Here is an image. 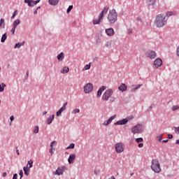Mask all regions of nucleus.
I'll list each match as a JSON object with an SVG mask.
<instances>
[{
	"instance_id": "nucleus-42",
	"label": "nucleus",
	"mask_w": 179,
	"mask_h": 179,
	"mask_svg": "<svg viewBox=\"0 0 179 179\" xmlns=\"http://www.w3.org/2000/svg\"><path fill=\"white\" fill-rule=\"evenodd\" d=\"M17 13V10H15L13 13V16L11 17V19H15V16H16V14Z\"/></svg>"
},
{
	"instance_id": "nucleus-30",
	"label": "nucleus",
	"mask_w": 179,
	"mask_h": 179,
	"mask_svg": "<svg viewBox=\"0 0 179 179\" xmlns=\"http://www.w3.org/2000/svg\"><path fill=\"white\" fill-rule=\"evenodd\" d=\"M142 86L141 85H132V87H134L133 92H135V90H138L139 87Z\"/></svg>"
},
{
	"instance_id": "nucleus-10",
	"label": "nucleus",
	"mask_w": 179,
	"mask_h": 179,
	"mask_svg": "<svg viewBox=\"0 0 179 179\" xmlns=\"http://www.w3.org/2000/svg\"><path fill=\"white\" fill-rule=\"evenodd\" d=\"M115 151L117 153H122L124 152V144L122 143H117L115 145Z\"/></svg>"
},
{
	"instance_id": "nucleus-24",
	"label": "nucleus",
	"mask_w": 179,
	"mask_h": 179,
	"mask_svg": "<svg viewBox=\"0 0 179 179\" xmlns=\"http://www.w3.org/2000/svg\"><path fill=\"white\" fill-rule=\"evenodd\" d=\"M18 24H20V20L17 19L13 22V27H15V29H16V27H17Z\"/></svg>"
},
{
	"instance_id": "nucleus-26",
	"label": "nucleus",
	"mask_w": 179,
	"mask_h": 179,
	"mask_svg": "<svg viewBox=\"0 0 179 179\" xmlns=\"http://www.w3.org/2000/svg\"><path fill=\"white\" fill-rule=\"evenodd\" d=\"M27 166L28 167V169H31V167H33V160L30 159L29 161H28Z\"/></svg>"
},
{
	"instance_id": "nucleus-63",
	"label": "nucleus",
	"mask_w": 179,
	"mask_h": 179,
	"mask_svg": "<svg viewBox=\"0 0 179 179\" xmlns=\"http://www.w3.org/2000/svg\"><path fill=\"white\" fill-rule=\"evenodd\" d=\"M0 71H1V68H0Z\"/></svg>"
},
{
	"instance_id": "nucleus-3",
	"label": "nucleus",
	"mask_w": 179,
	"mask_h": 179,
	"mask_svg": "<svg viewBox=\"0 0 179 179\" xmlns=\"http://www.w3.org/2000/svg\"><path fill=\"white\" fill-rule=\"evenodd\" d=\"M152 170L157 173L162 172V168L160 167V163L157 159H152L151 164Z\"/></svg>"
},
{
	"instance_id": "nucleus-5",
	"label": "nucleus",
	"mask_w": 179,
	"mask_h": 179,
	"mask_svg": "<svg viewBox=\"0 0 179 179\" xmlns=\"http://www.w3.org/2000/svg\"><path fill=\"white\" fill-rule=\"evenodd\" d=\"M114 92L112 89H108L106 90L104 93L102 95V100L104 101H107L108 99L111 96L112 94H113Z\"/></svg>"
},
{
	"instance_id": "nucleus-60",
	"label": "nucleus",
	"mask_w": 179,
	"mask_h": 179,
	"mask_svg": "<svg viewBox=\"0 0 179 179\" xmlns=\"http://www.w3.org/2000/svg\"><path fill=\"white\" fill-rule=\"evenodd\" d=\"M109 179H115V177L111 176Z\"/></svg>"
},
{
	"instance_id": "nucleus-32",
	"label": "nucleus",
	"mask_w": 179,
	"mask_h": 179,
	"mask_svg": "<svg viewBox=\"0 0 179 179\" xmlns=\"http://www.w3.org/2000/svg\"><path fill=\"white\" fill-rule=\"evenodd\" d=\"M88 69H90V64L85 65L83 71H87Z\"/></svg>"
},
{
	"instance_id": "nucleus-34",
	"label": "nucleus",
	"mask_w": 179,
	"mask_h": 179,
	"mask_svg": "<svg viewBox=\"0 0 179 179\" xmlns=\"http://www.w3.org/2000/svg\"><path fill=\"white\" fill-rule=\"evenodd\" d=\"M177 110H179V106H173L172 107V111H177Z\"/></svg>"
},
{
	"instance_id": "nucleus-39",
	"label": "nucleus",
	"mask_w": 179,
	"mask_h": 179,
	"mask_svg": "<svg viewBox=\"0 0 179 179\" xmlns=\"http://www.w3.org/2000/svg\"><path fill=\"white\" fill-rule=\"evenodd\" d=\"M72 9H73V6H69L67 9V13H69V12H71V10H72Z\"/></svg>"
},
{
	"instance_id": "nucleus-48",
	"label": "nucleus",
	"mask_w": 179,
	"mask_h": 179,
	"mask_svg": "<svg viewBox=\"0 0 179 179\" xmlns=\"http://www.w3.org/2000/svg\"><path fill=\"white\" fill-rule=\"evenodd\" d=\"M127 33L128 34H132V29H129Z\"/></svg>"
},
{
	"instance_id": "nucleus-23",
	"label": "nucleus",
	"mask_w": 179,
	"mask_h": 179,
	"mask_svg": "<svg viewBox=\"0 0 179 179\" xmlns=\"http://www.w3.org/2000/svg\"><path fill=\"white\" fill-rule=\"evenodd\" d=\"M69 72V67L65 66L61 70V73H68Z\"/></svg>"
},
{
	"instance_id": "nucleus-16",
	"label": "nucleus",
	"mask_w": 179,
	"mask_h": 179,
	"mask_svg": "<svg viewBox=\"0 0 179 179\" xmlns=\"http://www.w3.org/2000/svg\"><path fill=\"white\" fill-rule=\"evenodd\" d=\"M128 122V120L127 119H123L121 120H119L115 123V125H125Z\"/></svg>"
},
{
	"instance_id": "nucleus-49",
	"label": "nucleus",
	"mask_w": 179,
	"mask_h": 179,
	"mask_svg": "<svg viewBox=\"0 0 179 179\" xmlns=\"http://www.w3.org/2000/svg\"><path fill=\"white\" fill-rule=\"evenodd\" d=\"M168 139H173V135L172 134H168Z\"/></svg>"
},
{
	"instance_id": "nucleus-7",
	"label": "nucleus",
	"mask_w": 179,
	"mask_h": 179,
	"mask_svg": "<svg viewBox=\"0 0 179 179\" xmlns=\"http://www.w3.org/2000/svg\"><path fill=\"white\" fill-rule=\"evenodd\" d=\"M66 171V166H59L57 169L53 172V176H62Z\"/></svg>"
},
{
	"instance_id": "nucleus-9",
	"label": "nucleus",
	"mask_w": 179,
	"mask_h": 179,
	"mask_svg": "<svg viewBox=\"0 0 179 179\" xmlns=\"http://www.w3.org/2000/svg\"><path fill=\"white\" fill-rule=\"evenodd\" d=\"M145 57L150 58V59H155L157 57L156 52L153 50H148L145 53Z\"/></svg>"
},
{
	"instance_id": "nucleus-2",
	"label": "nucleus",
	"mask_w": 179,
	"mask_h": 179,
	"mask_svg": "<svg viewBox=\"0 0 179 179\" xmlns=\"http://www.w3.org/2000/svg\"><path fill=\"white\" fill-rule=\"evenodd\" d=\"M117 17L118 13H117L115 9H112L109 10V13L107 16V19L109 23L113 24V23H115V22H117Z\"/></svg>"
},
{
	"instance_id": "nucleus-17",
	"label": "nucleus",
	"mask_w": 179,
	"mask_h": 179,
	"mask_svg": "<svg viewBox=\"0 0 179 179\" xmlns=\"http://www.w3.org/2000/svg\"><path fill=\"white\" fill-rule=\"evenodd\" d=\"M116 117H117V115H114L113 116L110 117L108 120L105 121L103 123V125H108L113 121V120H115Z\"/></svg>"
},
{
	"instance_id": "nucleus-27",
	"label": "nucleus",
	"mask_w": 179,
	"mask_h": 179,
	"mask_svg": "<svg viewBox=\"0 0 179 179\" xmlns=\"http://www.w3.org/2000/svg\"><path fill=\"white\" fill-rule=\"evenodd\" d=\"M6 38H8V36L6 35V34H3L2 35V37H1V43H5V41L6 40Z\"/></svg>"
},
{
	"instance_id": "nucleus-28",
	"label": "nucleus",
	"mask_w": 179,
	"mask_h": 179,
	"mask_svg": "<svg viewBox=\"0 0 179 179\" xmlns=\"http://www.w3.org/2000/svg\"><path fill=\"white\" fill-rule=\"evenodd\" d=\"M21 45H24V41H23L22 43H16L14 48H20Z\"/></svg>"
},
{
	"instance_id": "nucleus-37",
	"label": "nucleus",
	"mask_w": 179,
	"mask_h": 179,
	"mask_svg": "<svg viewBox=\"0 0 179 179\" xmlns=\"http://www.w3.org/2000/svg\"><path fill=\"white\" fill-rule=\"evenodd\" d=\"M75 148L74 143H71L69 147L66 148V149H73Z\"/></svg>"
},
{
	"instance_id": "nucleus-40",
	"label": "nucleus",
	"mask_w": 179,
	"mask_h": 179,
	"mask_svg": "<svg viewBox=\"0 0 179 179\" xmlns=\"http://www.w3.org/2000/svg\"><path fill=\"white\" fill-rule=\"evenodd\" d=\"M34 134H38V126H36L34 130Z\"/></svg>"
},
{
	"instance_id": "nucleus-61",
	"label": "nucleus",
	"mask_w": 179,
	"mask_h": 179,
	"mask_svg": "<svg viewBox=\"0 0 179 179\" xmlns=\"http://www.w3.org/2000/svg\"><path fill=\"white\" fill-rule=\"evenodd\" d=\"M27 76H29V71H27Z\"/></svg>"
},
{
	"instance_id": "nucleus-6",
	"label": "nucleus",
	"mask_w": 179,
	"mask_h": 179,
	"mask_svg": "<svg viewBox=\"0 0 179 179\" xmlns=\"http://www.w3.org/2000/svg\"><path fill=\"white\" fill-rule=\"evenodd\" d=\"M132 134H142L143 132V126L142 124H138L131 128Z\"/></svg>"
},
{
	"instance_id": "nucleus-20",
	"label": "nucleus",
	"mask_w": 179,
	"mask_h": 179,
	"mask_svg": "<svg viewBox=\"0 0 179 179\" xmlns=\"http://www.w3.org/2000/svg\"><path fill=\"white\" fill-rule=\"evenodd\" d=\"M55 115H52V116H50L47 120H46V123L48 124V125H50V124H51V122H52V121H54V118H55Z\"/></svg>"
},
{
	"instance_id": "nucleus-57",
	"label": "nucleus",
	"mask_w": 179,
	"mask_h": 179,
	"mask_svg": "<svg viewBox=\"0 0 179 179\" xmlns=\"http://www.w3.org/2000/svg\"><path fill=\"white\" fill-rule=\"evenodd\" d=\"M3 177H6V172L3 173Z\"/></svg>"
},
{
	"instance_id": "nucleus-51",
	"label": "nucleus",
	"mask_w": 179,
	"mask_h": 179,
	"mask_svg": "<svg viewBox=\"0 0 179 179\" xmlns=\"http://www.w3.org/2000/svg\"><path fill=\"white\" fill-rule=\"evenodd\" d=\"M153 107H155V105H151V106H150V108L148 109V111H150V110H151L152 108H153Z\"/></svg>"
},
{
	"instance_id": "nucleus-36",
	"label": "nucleus",
	"mask_w": 179,
	"mask_h": 179,
	"mask_svg": "<svg viewBox=\"0 0 179 179\" xmlns=\"http://www.w3.org/2000/svg\"><path fill=\"white\" fill-rule=\"evenodd\" d=\"M157 141H159V142H162V140L163 139V134H161L159 136H157Z\"/></svg>"
},
{
	"instance_id": "nucleus-25",
	"label": "nucleus",
	"mask_w": 179,
	"mask_h": 179,
	"mask_svg": "<svg viewBox=\"0 0 179 179\" xmlns=\"http://www.w3.org/2000/svg\"><path fill=\"white\" fill-rule=\"evenodd\" d=\"M57 59L58 61H62L64 59V52H61L57 55Z\"/></svg>"
},
{
	"instance_id": "nucleus-21",
	"label": "nucleus",
	"mask_w": 179,
	"mask_h": 179,
	"mask_svg": "<svg viewBox=\"0 0 179 179\" xmlns=\"http://www.w3.org/2000/svg\"><path fill=\"white\" fill-rule=\"evenodd\" d=\"M147 3H148L150 6H155V5H156V0H147Z\"/></svg>"
},
{
	"instance_id": "nucleus-35",
	"label": "nucleus",
	"mask_w": 179,
	"mask_h": 179,
	"mask_svg": "<svg viewBox=\"0 0 179 179\" xmlns=\"http://www.w3.org/2000/svg\"><path fill=\"white\" fill-rule=\"evenodd\" d=\"M136 142L137 143H141V142H143V138H136Z\"/></svg>"
},
{
	"instance_id": "nucleus-50",
	"label": "nucleus",
	"mask_w": 179,
	"mask_h": 179,
	"mask_svg": "<svg viewBox=\"0 0 179 179\" xmlns=\"http://www.w3.org/2000/svg\"><path fill=\"white\" fill-rule=\"evenodd\" d=\"M13 179H17V173L13 175Z\"/></svg>"
},
{
	"instance_id": "nucleus-12",
	"label": "nucleus",
	"mask_w": 179,
	"mask_h": 179,
	"mask_svg": "<svg viewBox=\"0 0 179 179\" xmlns=\"http://www.w3.org/2000/svg\"><path fill=\"white\" fill-rule=\"evenodd\" d=\"M161 65H163V61L160 58H157L154 62L155 68H159Z\"/></svg>"
},
{
	"instance_id": "nucleus-29",
	"label": "nucleus",
	"mask_w": 179,
	"mask_h": 179,
	"mask_svg": "<svg viewBox=\"0 0 179 179\" xmlns=\"http://www.w3.org/2000/svg\"><path fill=\"white\" fill-rule=\"evenodd\" d=\"M25 176H29V169H28V166H26L23 168Z\"/></svg>"
},
{
	"instance_id": "nucleus-41",
	"label": "nucleus",
	"mask_w": 179,
	"mask_h": 179,
	"mask_svg": "<svg viewBox=\"0 0 179 179\" xmlns=\"http://www.w3.org/2000/svg\"><path fill=\"white\" fill-rule=\"evenodd\" d=\"M55 143H57V141H52V142L51 143V144H50V148H51L52 149H54V145H55Z\"/></svg>"
},
{
	"instance_id": "nucleus-8",
	"label": "nucleus",
	"mask_w": 179,
	"mask_h": 179,
	"mask_svg": "<svg viewBox=\"0 0 179 179\" xmlns=\"http://www.w3.org/2000/svg\"><path fill=\"white\" fill-rule=\"evenodd\" d=\"M85 93H92L93 92V84L87 83L84 86Z\"/></svg>"
},
{
	"instance_id": "nucleus-33",
	"label": "nucleus",
	"mask_w": 179,
	"mask_h": 179,
	"mask_svg": "<svg viewBox=\"0 0 179 179\" xmlns=\"http://www.w3.org/2000/svg\"><path fill=\"white\" fill-rule=\"evenodd\" d=\"M2 24L3 26H5V20L3 18L0 20V27L2 26Z\"/></svg>"
},
{
	"instance_id": "nucleus-38",
	"label": "nucleus",
	"mask_w": 179,
	"mask_h": 179,
	"mask_svg": "<svg viewBox=\"0 0 179 179\" xmlns=\"http://www.w3.org/2000/svg\"><path fill=\"white\" fill-rule=\"evenodd\" d=\"M80 113V110H79V109H78V108L74 109V110H73V114H78V113Z\"/></svg>"
},
{
	"instance_id": "nucleus-31",
	"label": "nucleus",
	"mask_w": 179,
	"mask_h": 179,
	"mask_svg": "<svg viewBox=\"0 0 179 179\" xmlns=\"http://www.w3.org/2000/svg\"><path fill=\"white\" fill-rule=\"evenodd\" d=\"M5 86H6L4 83H1L0 85V92H3L5 89Z\"/></svg>"
},
{
	"instance_id": "nucleus-18",
	"label": "nucleus",
	"mask_w": 179,
	"mask_h": 179,
	"mask_svg": "<svg viewBox=\"0 0 179 179\" xmlns=\"http://www.w3.org/2000/svg\"><path fill=\"white\" fill-rule=\"evenodd\" d=\"M106 89H107V87H106V86L101 87L97 92V96L100 97V96H101L103 92H104V90H106Z\"/></svg>"
},
{
	"instance_id": "nucleus-45",
	"label": "nucleus",
	"mask_w": 179,
	"mask_h": 179,
	"mask_svg": "<svg viewBox=\"0 0 179 179\" xmlns=\"http://www.w3.org/2000/svg\"><path fill=\"white\" fill-rule=\"evenodd\" d=\"M53 150H54V148H50L49 150V153H50L51 156H52V155H54Z\"/></svg>"
},
{
	"instance_id": "nucleus-56",
	"label": "nucleus",
	"mask_w": 179,
	"mask_h": 179,
	"mask_svg": "<svg viewBox=\"0 0 179 179\" xmlns=\"http://www.w3.org/2000/svg\"><path fill=\"white\" fill-rule=\"evenodd\" d=\"M163 143H167V142H169V140H164L162 141Z\"/></svg>"
},
{
	"instance_id": "nucleus-54",
	"label": "nucleus",
	"mask_w": 179,
	"mask_h": 179,
	"mask_svg": "<svg viewBox=\"0 0 179 179\" xmlns=\"http://www.w3.org/2000/svg\"><path fill=\"white\" fill-rule=\"evenodd\" d=\"M16 153L17 155L19 156V155H20V153L19 152V150L17 149V148H16Z\"/></svg>"
},
{
	"instance_id": "nucleus-47",
	"label": "nucleus",
	"mask_w": 179,
	"mask_h": 179,
	"mask_svg": "<svg viewBox=\"0 0 179 179\" xmlns=\"http://www.w3.org/2000/svg\"><path fill=\"white\" fill-rule=\"evenodd\" d=\"M173 15V12L169 11L166 13V16H171Z\"/></svg>"
},
{
	"instance_id": "nucleus-43",
	"label": "nucleus",
	"mask_w": 179,
	"mask_h": 179,
	"mask_svg": "<svg viewBox=\"0 0 179 179\" xmlns=\"http://www.w3.org/2000/svg\"><path fill=\"white\" fill-rule=\"evenodd\" d=\"M19 175L20 176V179L23 178V170L20 171Z\"/></svg>"
},
{
	"instance_id": "nucleus-4",
	"label": "nucleus",
	"mask_w": 179,
	"mask_h": 179,
	"mask_svg": "<svg viewBox=\"0 0 179 179\" xmlns=\"http://www.w3.org/2000/svg\"><path fill=\"white\" fill-rule=\"evenodd\" d=\"M108 9H110L108 6H105L102 11L100 13L98 20H94L93 24H99L100 22H101V19H103V17H104V15H106V13L108 12Z\"/></svg>"
},
{
	"instance_id": "nucleus-52",
	"label": "nucleus",
	"mask_w": 179,
	"mask_h": 179,
	"mask_svg": "<svg viewBox=\"0 0 179 179\" xmlns=\"http://www.w3.org/2000/svg\"><path fill=\"white\" fill-rule=\"evenodd\" d=\"M10 121H13L15 120V117H13V115L10 116Z\"/></svg>"
},
{
	"instance_id": "nucleus-58",
	"label": "nucleus",
	"mask_w": 179,
	"mask_h": 179,
	"mask_svg": "<svg viewBox=\"0 0 179 179\" xmlns=\"http://www.w3.org/2000/svg\"><path fill=\"white\" fill-rule=\"evenodd\" d=\"M176 145H179V140H177V141H176Z\"/></svg>"
},
{
	"instance_id": "nucleus-55",
	"label": "nucleus",
	"mask_w": 179,
	"mask_h": 179,
	"mask_svg": "<svg viewBox=\"0 0 179 179\" xmlns=\"http://www.w3.org/2000/svg\"><path fill=\"white\" fill-rule=\"evenodd\" d=\"M37 9H40V7H38ZM37 9L34 10V14H37Z\"/></svg>"
},
{
	"instance_id": "nucleus-46",
	"label": "nucleus",
	"mask_w": 179,
	"mask_h": 179,
	"mask_svg": "<svg viewBox=\"0 0 179 179\" xmlns=\"http://www.w3.org/2000/svg\"><path fill=\"white\" fill-rule=\"evenodd\" d=\"M176 134H179V127H174Z\"/></svg>"
},
{
	"instance_id": "nucleus-13",
	"label": "nucleus",
	"mask_w": 179,
	"mask_h": 179,
	"mask_svg": "<svg viewBox=\"0 0 179 179\" xmlns=\"http://www.w3.org/2000/svg\"><path fill=\"white\" fill-rule=\"evenodd\" d=\"M40 2V0L33 1V0H24V3H27L29 6H34V5H37Z\"/></svg>"
},
{
	"instance_id": "nucleus-62",
	"label": "nucleus",
	"mask_w": 179,
	"mask_h": 179,
	"mask_svg": "<svg viewBox=\"0 0 179 179\" xmlns=\"http://www.w3.org/2000/svg\"><path fill=\"white\" fill-rule=\"evenodd\" d=\"M114 100H115L114 98H112V101H114Z\"/></svg>"
},
{
	"instance_id": "nucleus-1",
	"label": "nucleus",
	"mask_w": 179,
	"mask_h": 179,
	"mask_svg": "<svg viewBox=\"0 0 179 179\" xmlns=\"http://www.w3.org/2000/svg\"><path fill=\"white\" fill-rule=\"evenodd\" d=\"M167 23V20L166 19V15L164 14H159L156 16L155 20V24L156 27L160 28L163 27V26L166 25Z\"/></svg>"
},
{
	"instance_id": "nucleus-15",
	"label": "nucleus",
	"mask_w": 179,
	"mask_h": 179,
	"mask_svg": "<svg viewBox=\"0 0 179 179\" xmlns=\"http://www.w3.org/2000/svg\"><path fill=\"white\" fill-rule=\"evenodd\" d=\"M106 33L107 34V36H109V37H111L113 36H114V29L113 28H109L106 29Z\"/></svg>"
},
{
	"instance_id": "nucleus-19",
	"label": "nucleus",
	"mask_w": 179,
	"mask_h": 179,
	"mask_svg": "<svg viewBox=\"0 0 179 179\" xmlns=\"http://www.w3.org/2000/svg\"><path fill=\"white\" fill-rule=\"evenodd\" d=\"M118 90H120V92H125L127 90V85L124 83H122L118 87Z\"/></svg>"
},
{
	"instance_id": "nucleus-59",
	"label": "nucleus",
	"mask_w": 179,
	"mask_h": 179,
	"mask_svg": "<svg viewBox=\"0 0 179 179\" xmlns=\"http://www.w3.org/2000/svg\"><path fill=\"white\" fill-rule=\"evenodd\" d=\"M45 114H47V111H44V112L43 113V115H45Z\"/></svg>"
},
{
	"instance_id": "nucleus-14",
	"label": "nucleus",
	"mask_w": 179,
	"mask_h": 179,
	"mask_svg": "<svg viewBox=\"0 0 179 179\" xmlns=\"http://www.w3.org/2000/svg\"><path fill=\"white\" fill-rule=\"evenodd\" d=\"M76 159V155L75 154H71L68 159V162L69 164H73V162H75Z\"/></svg>"
},
{
	"instance_id": "nucleus-22",
	"label": "nucleus",
	"mask_w": 179,
	"mask_h": 179,
	"mask_svg": "<svg viewBox=\"0 0 179 179\" xmlns=\"http://www.w3.org/2000/svg\"><path fill=\"white\" fill-rule=\"evenodd\" d=\"M59 0H49L50 5H58Z\"/></svg>"
},
{
	"instance_id": "nucleus-11",
	"label": "nucleus",
	"mask_w": 179,
	"mask_h": 179,
	"mask_svg": "<svg viewBox=\"0 0 179 179\" xmlns=\"http://www.w3.org/2000/svg\"><path fill=\"white\" fill-rule=\"evenodd\" d=\"M66 106H68V102H66L64 103L63 107L61 108L57 113L56 115L57 117L61 116V114L62 113V111H65L66 110Z\"/></svg>"
},
{
	"instance_id": "nucleus-44",
	"label": "nucleus",
	"mask_w": 179,
	"mask_h": 179,
	"mask_svg": "<svg viewBox=\"0 0 179 179\" xmlns=\"http://www.w3.org/2000/svg\"><path fill=\"white\" fill-rule=\"evenodd\" d=\"M15 30H16V28L15 27H13V29H11V33L13 36L15 34Z\"/></svg>"
},
{
	"instance_id": "nucleus-53",
	"label": "nucleus",
	"mask_w": 179,
	"mask_h": 179,
	"mask_svg": "<svg viewBox=\"0 0 179 179\" xmlns=\"http://www.w3.org/2000/svg\"><path fill=\"white\" fill-rule=\"evenodd\" d=\"M138 148H143V143H139Z\"/></svg>"
}]
</instances>
